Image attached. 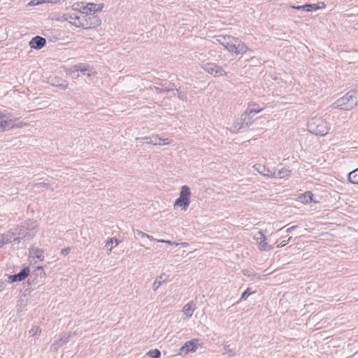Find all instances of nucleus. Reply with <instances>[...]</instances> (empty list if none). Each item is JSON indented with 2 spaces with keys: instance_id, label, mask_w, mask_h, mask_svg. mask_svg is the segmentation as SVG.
Segmentation results:
<instances>
[{
  "instance_id": "412c9836",
  "label": "nucleus",
  "mask_w": 358,
  "mask_h": 358,
  "mask_svg": "<svg viewBox=\"0 0 358 358\" xmlns=\"http://www.w3.org/2000/svg\"><path fill=\"white\" fill-rule=\"evenodd\" d=\"M254 292H250V289L248 288L241 295V299L246 300L248 296L252 294H253Z\"/></svg>"
},
{
  "instance_id": "0eeeda50",
  "label": "nucleus",
  "mask_w": 358,
  "mask_h": 358,
  "mask_svg": "<svg viewBox=\"0 0 358 358\" xmlns=\"http://www.w3.org/2000/svg\"><path fill=\"white\" fill-rule=\"evenodd\" d=\"M255 239L257 241L258 249L260 251H268L272 249V246L268 244L266 242V238L262 231H258Z\"/></svg>"
},
{
  "instance_id": "39448f33",
  "label": "nucleus",
  "mask_w": 358,
  "mask_h": 358,
  "mask_svg": "<svg viewBox=\"0 0 358 358\" xmlns=\"http://www.w3.org/2000/svg\"><path fill=\"white\" fill-rule=\"evenodd\" d=\"M16 119L10 114L0 110V131L13 129L16 125Z\"/></svg>"
},
{
  "instance_id": "ddd939ff",
  "label": "nucleus",
  "mask_w": 358,
  "mask_h": 358,
  "mask_svg": "<svg viewBox=\"0 0 358 358\" xmlns=\"http://www.w3.org/2000/svg\"><path fill=\"white\" fill-rule=\"evenodd\" d=\"M314 194L310 191L305 192L303 194H301L299 196V200L301 203L303 204H308L310 203L314 202L317 203V201H314L313 199Z\"/></svg>"
},
{
  "instance_id": "1a4fd4ad",
  "label": "nucleus",
  "mask_w": 358,
  "mask_h": 358,
  "mask_svg": "<svg viewBox=\"0 0 358 358\" xmlns=\"http://www.w3.org/2000/svg\"><path fill=\"white\" fill-rule=\"evenodd\" d=\"M326 7V5L324 2H319L316 4H305L303 6H292L291 8L296 10H305L308 12H310L312 10H316L319 9H322Z\"/></svg>"
},
{
  "instance_id": "f3484780",
  "label": "nucleus",
  "mask_w": 358,
  "mask_h": 358,
  "mask_svg": "<svg viewBox=\"0 0 358 358\" xmlns=\"http://www.w3.org/2000/svg\"><path fill=\"white\" fill-rule=\"evenodd\" d=\"M89 20L91 21V23L87 27L88 29L94 28L101 24L100 19L96 16L90 17Z\"/></svg>"
},
{
  "instance_id": "4468645a",
  "label": "nucleus",
  "mask_w": 358,
  "mask_h": 358,
  "mask_svg": "<svg viewBox=\"0 0 358 358\" xmlns=\"http://www.w3.org/2000/svg\"><path fill=\"white\" fill-rule=\"evenodd\" d=\"M195 305L193 302L185 304L182 308V313L187 317H191L194 312Z\"/></svg>"
},
{
  "instance_id": "2eb2a0df",
  "label": "nucleus",
  "mask_w": 358,
  "mask_h": 358,
  "mask_svg": "<svg viewBox=\"0 0 358 358\" xmlns=\"http://www.w3.org/2000/svg\"><path fill=\"white\" fill-rule=\"evenodd\" d=\"M348 180L352 184L358 185V168L349 173Z\"/></svg>"
},
{
  "instance_id": "5701e85b",
  "label": "nucleus",
  "mask_w": 358,
  "mask_h": 358,
  "mask_svg": "<svg viewBox=\"0 0 358 358\" xmlns=\"http://www.w3.org/2000/svg\"><path fill=\"white\" fill-rule=\"evenodd\" d=\"M291 239V237L289 238V240L287 241H283L281 242V243L280 245H278V247H283L285 245H286L288 243V241Z\"/></svg>"
},
{
  "instance_id": "9b49d317",
  "label": "nucleus",
  "mask_w": 358,
  "mask_h": 358,
  "mask_svg": "<svg viewBox=\"0 0 358 358\" xmlns=\"http://www.w3.org/2000/svg\"><path fill=\"white\" fill-rule=\"evenodd\" d=\"M29 268L26 267L23 268L19 273L10 275L9 277L12 282L22 281L24 280L29 275Z\"/></svg>"
},
{
  "instance_id": "6ab92c4d",
  "label": "nucleus",
  "mask_w": 358,
  "mask_h": 358,
  "mask_svg": "<svg viewBox=\"0 0 358 358\" xmlns=\"http://www.w3.org/2000/svg\"><path fill=\"white\" fill-rule=\"evenodd\" d=\"M41 332V330L39 327H34L30 331L29 334L31 336H34L36 335H39Z\"/></svg>"
},
{
  "instance_id": "9d476101",
  "label": "nucleus",
  "mask_w": 358,
  "mask_h": 358,
  "mask_svg": "<svg viewBox=\"0 0 358 358\" xmlns=\"http://www.w3.org/2000/svg\"><path fill=\"white\" fill-rule=\"evenodd\" d=\"M45 44V38L41 36L34 37L29 42V46L36 50L41 49Z\"/></svg>"
},
{
  "instance_id": "20e7f679",
  "label": "nucleus",
  "mask_w": 358,
  "mask_h": 358,
  "mask_svg": "<svg viewBox=\"0 0 358 358\" xmlns=\"http://www.w3.org/2000/svg\"><path fill=\"white\" fill-rule=\"evenodd\" d=\"M310 129L315 135L324 136L329 130V124L324 120L317 119L310 124Z\"/></svg>"
},
{
  "instance_id": "393cba45",
  "label": "nucleus",
  "mask_w": 358,
  "mask_h": 358,
  "mask_svg": "<svg viewBox=\"0 0 358 358\" xmlns=\"http://www.w3.org/2000/svg\"><path fill=\"white\" fill-rule=\"evenodd\" d=\"M292 228L287 229V231H289Z\"/></svg>"
},
{
  "instance_id": "f257e3e1",
  "label": "nucleus",
  "mask_w": 358,
  "mask_h": 358,
  "mask_svg": "<svg viewBox=\"0 0 358 358\" xmlns=\"http://www.w3.org/2000/svg\"><path fill=\"white\" fill-rule=\"evenodd\" d=\"M217 41L229 52L236 54L245 52L247 49L243 43L231 36H219Z\"/></svg>"
},
{
  "instance_id": "6e6552de",
  "label": "nucleus",
  "mask_w": 358,
  "mask_h": 358,
  "mask_svg": "<svg viewBox=\"0 0 358 358\" xmlns=\"http://www.w3.org/2000/svg\"><path fill=\"white\" fill-rule=\"evenodd\" d=\"M103 8L102 4H95L93 3H88L85 6H81L80 10L85 15H91L95 12L100 11Z\"/></svg>"
},
{
  "instance_id": "f8f14e48",
  "label": "nucleus",
  "mask_w": 358,
  "mask_h": 358,
  "mask_svg": "<svg viewBox=\"0 0 358 358\" xmlns=\"http://www.w3.org/2000/svg\"><path fill=\"white\" fill-rule=\"evenodd\" d=\"M197 342L198 340L196 339L186 342L185 345L181 347L180 350L181 352H185V354H187L189 352H195L196 350Z\"/></svg>"
},
{
  "instance_id": "a211bd4d",
  "label": "nucleus",
  "mask_w": 358,
  "mask_h": 358,
  "mask_svg": "<svg viewBox=\"0 0 358 358\" xmlns=\"http://www.w3.org/2000/svg\"><path fill=\"white\" fill-rule=\"evenodd\" d=\"M113 244H115V246L118 245V241L115 238H111L107 243H106V247L109 248V250H111L113 248Z\"/></svg>"
},
{
  "instance_id": "f03ea898",
  "label": "nucleus",
  "mask_w": 358,
  "mask_h": 358,
  "mask_svg": "<svg viewBox=\"0 0 358 358\" xmlns=\"http://www.w3.org/2000/svg\"><path fill=\"white\" fill-rule=\"evenodd\" d=\"M335 108L349 110L358 105V90L351 91L338 99L334 103Z\"/></svg>"
},
{
  "instance_id": "423d86ee",
  "label": "nucleus",
  "mask_w": 358,
  "mask_h": 358,
  "mask_svg": "<svg viewBox=\"0 0 358 358\" xmlns=\"http://www.w3.org/2000/svg\"><path fill=\"white\" fill-rule=\"evenodd\" d=\"M204 69L209 74L214 76H224L227 74L221 66L212 63L207 64L205 66Z\"/></svg>"
},
{
  "instance_id": "dca6fc26",
  "label": "nucleus",
  "mask_w": 358,
  "mask_h": 358,
  "mask_svg": "<svg viewBox=\"0 0 358 358\" xmlns=\"http://www.w3.org/2000/svg\"><path fill=\"white\" fill-rule=\"evenodd\" d=\"M263 110V108H260L258 104L255 103H252L248 105V107L247 108V113L248 114L252 113H258L259 112L262 111Z\"/></svg>"
},
{
  "instance_id": "b1692460",
  "label": "nucleus",
  "mask_w": 358,
  "mask_h": 358,
  "mask_svg": "<svg viewBox=\"0 0 358 358\" xmlns=\"http://www.w3.org/2000/svg\"><path fill=\"white\" fill-rule=\"evenodd\" d=\"M157 242H161V243H166L168 244H172L171 241H164V240H157Z\"/></svg>"
},
{
  "instance_id": "aec40b11",
  "label": "nucleus",
  "mask_w": 358,
  "mask_h": 358,
  "mask_svg": "<svg viewBox=\"0 0 358 358\" xmlns=\"http://www.w3.org/2000/svg\"><path fill=\"white\" fill-rule=\"evenodd\" d=\"M155 145H167V144H169L170 143V141H169V139H162V138H159V141H154L153 143Z\"/></svg>"
},
{
  "instance_id": "7ed1b4c3",
  "label": "nucleus",
  "mask_w": 358,
  "mask_h": 358,
  "mask_svg": "<svg viewBox=\"0 0 358 358\" xmlns=\"http://www.w3.org/2000/svg\"><path fill=\"white\" fill-rule=\"evenodd\" d=\"M191 192L189 188L184 185L181 187L180 196L178 198L174 203V206L181 208L182 210H186L190 203Z\"/></svg>"
},
{
  "instance_id": "4be33fe9",
  "label": "nucleus",
  "mask_w": 358,
  "mask_h": 358,
  "mask_svg": "<svg viewBox=\"0 0 358 358\" xmlns=\"http://www.w3.org/2000/svg\"><path fill=\"white\" fill-rule=\"evenodd\" d=\"M70 252V248H65V249H63L62 250V254L64 255H66L69 253Z\"/></svg>"
}]
</instances>
